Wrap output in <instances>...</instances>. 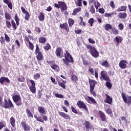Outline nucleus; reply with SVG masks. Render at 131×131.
<instances>
[{"label": "nucleus", "instance_id": "obj_26", "mask_svg": "<svg viewBox=\"0 0 131 131\" xmlns=\"http://www.w3.org/2000/svg\"><path fill=\"white\" fill-rule=\"evenodd\" d=\"M99 64L101 66H103V67H105V68H108L109 66H110V64L107 60H104V61L102 62V61H99Z\"/></svg>", "mask_w": 131, "mask_h": 131}, {"label": "nucleus", "instance_id": "obj_14", "mask_svg": "<svg viewBox=\"0 0 131 131\" xmlns=\"http://www.w3.org/2000/svg\"><path fill=\"white\" fill-rule=\"evenodd\" d=\"M77 105L80 109H84L85 111H89V110L86 108V105L83 102V101L79 100L77 103Z\"/></svg>", "mask_w": 131, "mask_h": 131}, {"label": "nucleus", "instance_id": "obj_62", "mask_svg": "<svg viewBox=\"0 0 131 131\" xmlns=\"http://www.w3.org/2000/svg\"><path fill=\"white\" fill-rule=\"evenodd\" d=\"M98 11L100 14H104L105 13V9L104 8H99Z\"/></svg>", "mask_w": 131, "mask_h": 131}, {"label": "nucleus", "instance_id": "obj_25", "mask_svg": "<svg viewBox=\"0 0 131 131\" xmlns=\"http://www.w3.org/2000/svg\"><path fill=\"white\" fill-rule=\"evenodd\" d=\"M36 58L37 60V61H42V60H43V54H42V52H38V53H35Z\"/></svg>", "mask_w": 131, "mask_h": 131}, {"label": "nucleus", "instance_id": "obj_63", "mask_svg": "<svg viewBox=\"0 0 131 131\" xmlns=\"http://www.w3.org/2000/svg\"><path fill=\"white\" fill-rule=\"evenodd\" d=\"M118 28L119 30H122L124 28L123 24L120 23L118 25Z\"/></svg>", "mask_w": 131, "mask_h": 131}, {"label": "nucleus", "instance_id": "obj_6", "mask_svg": "<svg viewBox=\"0 0 131 131\" xmlns=\"http://www.w3.org/2000/svg\"><path fill=\"white\" fill-rule=\"evenodd\" d=\"M14 20L16 23H15V21L12 20L11 25L14 30H16V29H17V26H19V24H20V19H19V17H18V14L17 13L15 14Z\"/></svg>", "mask_w": 131, "mask_h": 131}, {"label": "nucleus", "instance_id": "obj_60", "mask_svg": "<svg viewBox=\"0 0 131 131\" xmlns=\"http://www.w3.org/2000/svg\"><path fill=\"white\" fill-rule=\"evenodd\" d=\"M110 6L112 9H115V5H114V2L111 1L110 3Z\"/></svg>", "mask_w": 131, "mask_h": 131}, {"label": "nucleus", "instance_id": "obj_27", "mask_svg": "<svg viewBox=\"0 0 131 131\" xmlns=\"http://www.w3.org/2000/svg\"><path fill=\"white\" fill-rule=\"evenodd\" d=\"M62 82L58 81V84L59 85V86H61V88H62L63 90H65L66 89V83L67 82L66 81H64V80L62 79Z\"/></svg>", "mask_w": 131, "mask_h": 131}, {"label": "nucleus", "instance_id": "obj_35", "mask_svg": "<svg viewBox=\"0 0 131 131\" xmlns=\"http://www.w3.org/2000/svg\"><path fill=\"white\" fill-rule=\"evenodd\" d=\"M38 39L40 43H46L47 42V38L45 37H40Z\"/></svg>", "mask_w": 131, "mask_h": 131}, {"label": "nucleus", "instance_id": "obj_24", "mask_svg": "<svg viewBox=\"0 0 131 131\" xmlns=\"http://www.w3.org/2000/svg\"><path fill=\"white\" fill-rule=\"evenodd\" d=\"M123 40V38H122V37L118 35L116 36L115 38H114V41L116 42L117 46H118L119 43H121Z\"/></svg>", "mask_w": 131, "mask_h": 131}, {"label": "nucleus", "instance_id": "obj_31", "mask_svg": "<svg viewBox=\"0 0 131 131\" xmlns=\"http://www.w3.org/2000/svg\"><path fill=\"white\" fill-rule=\"evenodd\" d=\"M38 111L40 114H46V110L42 106H38Z\"/></svg>", "mask_w": 131, "mask_h": 131}, {"label": "nucleus", "instance_id": "obj_23", "mask_svg": "<svg viewBox=\"0 0 131 131\" xmlns=\"http://www.w3.org/2000/svg\"><path fill=\"white\" fill-rule=\"evenodd\" d=\"M7 82V83H10L11 82V81H10V79H9V78L6 77H2L0 78V83L3 85L4 82Z\"/></svg>", "mask_w": 131, "mask_h": 131}, {"label": "nucleus", "instance_id": "obj_19", "mask_svg": "<svg viewBox=\"0 0 131 131\" xmlns=\"http://www.w3.org/2000/svg\"><path fill=\"white\" fill-rule=\"evenodd\" d=\"M126 64H127V61L125 60H122L120 61L119 66L121 69H125V68H127Z\"/></svg>", "mask_w": 131, "mask_h": 131}, {"label": "nucleus", "instance_id": "obj_52", "mask_svg": "<svg viewBox=\"0 0 131 131\" xmlns=\"http://www.w3.org/2000/svg\"><path fill=\"white\" fill-rule=\"evenodd\" d=\"M51 93L49 94V95H46V100H45L46 103H49V100L51 99V98H52V96H51Z\"/></svg>", "mask_w": 131, "mask_h": 131}, {"label": "nucleus", "instance_id": "obj_10", "mask_svg": "<svg viewBox=\"0 0 131 131\" xmlns=\"http://www.w3.org/2000/svg\"><path fill=\"white\" fill-rule=\"evenodd\" d=\"M83 125L85 126L84 128L86 131H92V129H94V125H92L91 122L89 121H85L84 123L83 124Z\"/></svg>", "mask_w": 131, "mask_h": 131}, {"label": "nucleus", "instance_id": "obj_34", "mask_svg": "<svg viewBox=\"0 0 131 131\" xmlns=\"http://www.w3.org/2000/svg\"><path fill=\"white\" fill-rule=\"evenodd\" d=\"M105 85L108 90L112 89V84L111 83V80L110 79V81H106L105 82Z\"/></svg>", "mask_w": 131, "mask_h": 131}, {"label": "nucleus", "instance_id": "obj_39", "mask_svg": "<svg viewBox=\"0 0 131 131\" xmlns=\"http://www.w3.org/2000/svg\"><path fill=\"white\" fill-rule=\"evenodd\" d=\"M38 18L39 21H43V20H45V14H43V12H40L39 15L38 17Z\"/></svg>", "mask_w": 131, "mask_h": 131}, {"label": "nucleus", "instance_id": "obj_13", "mask_svg": "<svg viewBox=\"0 0 131 131\" xmlns=\"http://www.w3.org/2000/svg\"><path fill=\"white\" fill-rule=\"evenodd\" d=\"M64 53L63 52V48L62 47H58L56 49V55L59 58H62L64 57Z\"/></svg>", "mask_w": 131, "mask_h": 131}, {"label": "nucleus", "instance_id": "obj_11", "mask_svg": "<svg viewBox=\"0 0 131 131\" xmlns=\"http://www.w3.org/2000/svg\"><path fill=\"white\" fill-rule=\"evenodd\" d=\"M20 126L24 129V131L30 130V125L26 121H22L20 122Z\"/></svg>", "mask_w": 131, "mask_h": 131}, {"label": "nucleus", "instance_id": "obj_64", "mask_svg": "<svg viewBox=\"0 0 131 131\" xmlns=\"http://www.w3.org/2000/svg\"><path fill=\"white\" fill-rule=\"evenodd\" d=\"M105 112L107 114H112V110H111L110 108H107L105 111Z\"/></svg>", "mask_w": 131, "mask_h": 131}, {"label": "nucleus", "instance_id": "obj_37", "mask_svg": "<svg viewBox=\"0 0 131 131\" xmlns=\"http://www.w3.org/2000/svg\"><path fill=\"white\" fill-rule=\"evenodd\" d=\"M26 113L29 118H33V115L32 114V113H31L30 110H29L28 108L26 109Z\"/></svg>", "mask_w": 131, "mask_h": 131}, {"label": "nucleus", "instance_id": "obj_41", "mask_svg": "<svg viewBox=\"0 0 131 131\" xmlns=\"http://www.w3.org/2000/svg\"><path fill=\"white\" fill-rule=\"evenodd\" d=\"M111 30L113 32V34H114L115 35H117L119 34V31L117 29L115 28V27L112 28Z\"/></svg>", "mask_w": 131, "mask_h": 131}, {"label": "nucleus", "instance_id": "obj_5", "mask_svg": "<svg viewBox=\"0 0 131 131\" xmlns=\"http://www.w3.org/2000/svg\"><path fill=\"white\" fill-rule=\"evenodd\" d=\"M12 99L16 106H21L22 105V99L20 95H15L12 96Z\"/></svg>", "mask_w": 131, "mask_h": 131}, {"label": "nucleus", "instance_id": "obj_18", "mask_svg": "<svg viewBox=\"0 0 131 131\" xmlns=\"http://www.w3.org/2000/svg\"><path fill=\"white\" fill-rule=\"evenodd\" d=\"M85 100L89 103V104H97V101H96V100L94 99L93 97L90 96H87L85 97Z\"/></svg>", "mask_w": 131, "mask_h": 131}, {"label": "nucleus", "instance_id": "obj_15", "mask_svg": "<svg viewBox=\"0 0 131 131\" xmlns=\"http://www.w3.org/2000/svg\"><path fill=\"white\" fill-rule=\"evenodd\" d=\"M42 117L43 119L41 117H38L36 115H34V118H35L37 121H38L39 122L42 123L44 121H48V116H47V115L43 116Z\"/></svg>", "mask_w": 131, "mask_h": 131}, {"label": "nucleus", "instance_id": "obj_50", "mask_svg": "<svg viewBox=\"0 0 131 131\" xmlns=\"http://www.w3.org/2000/svg\"><path fill=\"white\" fill-rule=\"evenodd\" d=\"M40 78V74L39 73H36L33 76L34 79L37 80V79Z\"/></svg>", "mask_w": 131, "mask_h": 131}, {"label": "nucleus", "instance_id": "obj_53", "mask_svg": "<svg viewBox=\"0 0 131 131\" xmlns=\"http://www.w3.org/2000/svg\"><path fill=\"white\" fill-rule=\"evenodd\" d=\"M54 96L55 97H56V98H59V99H63V98H64V96L61 94H59L58 93L54 94Z\"/></svg>", "mask_w": 131, "mask_h": 131}, {"label": "nucleus", "instance_id": "obj_45", "mask_svg": "<svg viewBox=\"0 0 131 131\" xmlns=\"http://www.w3.org/2000/svg\"><path fill=\"white\" fill-rule=\"evenodd\" d=\"M25 16V19L26 20V21H29V18H30V14H29V12H27Z\"/></svg>", "mask_w": 131, "mask_h": 131}, {"label": "nucleus", "instance_id": "obj_28", "mask_svg": "<svg viewBox=\"0 0 131 131\" xmlns=\"http://www.w3.org/2000/svg\"><path fill=\"white\" fill-rule=\"evenodd\" d=\"M10 124L13 127H16V120L14 117H11L10 119Z\"/></svg>", "mask_w": 131, "mask_h": 131}, {"label": "nucleus", "instance_id": "obj_12", "mask_svg": "<svg viewBox=\"0 0 131 131\" xmlns=\"http://www.w3.org/2000/svg\"><path fill=\"white\" fill-rule=\"evenodd\" d=\"M30 82H31V85L30 86L29 89L30 92L32 93V94H35L36 93V88L35 87V82L33 80H30Z\"/></svg>", "mask_w": 131, "mask_h": 131}, {"label": "nucleus", "instance_id": "obj_36", "mask_svg": "<svg viewBox=\"0 0 131 131\" xmlns=\"http://www.w3.org/2000/svg\"><path fill=\"white\" fill-rule=\"evenodd\" d=\"M5 18L7 20L10 21L11 19H12V16L11 14L8 12H5Z\"/></svg>", "mask_w": 131, "mask_h": 131}, {"label": "nucleus", "instance_id": "obj_21", "mask_svg": "<svg viewBox=\"0 0 131 131\" xmlns=\"http://www.w3.org/2000/svg\"><path fill=\"white\" fill-rule=\"evenodd\" d=\"M105 100H104V103H106L107 104H109L110 105H112V103H113V100L112 98L110 97L108 94H105Z\"/></svg>", "mask_w": 131, "mask_h": 131}, {"label": "nucleus", "instance_id": "obj_43", "mask_svg": "<svg viewBox=\"0 0 131 131\" xmlns=\"http://www.w3.org/2000/svg\"><path fill=\"white\" fill-rule=\"evenodd\" d=\"M113 28V27H112V26H111L110 24H106L104 26L105 30H106V31H108V30H109L110 29L112 30Z\"/></svg>", "mask_w": 131, "mask_h": 131}, {"label": "nucleus", "instance_id": "obj_22", "mask_svg": "<svg viewBox=\"0 0 131 131\" xmlns=\"http://www.w3.org/2000/svg\"><path fill=\"white\" fill-rule=\"evenodd\" d=\"M59 27H60L61 29H64L67 32H69V27L68 26V24H67V23L60 24Z\"/></svg>", "mask_w": 131, "mask_h": 131}, {"label": "nucleus", "instance_id": "obj_54", "mask_svg": "<svg viewBox=\"0 0 131 131\" xmlns=\"http://www.w3.org/2000/svg\"><path fill=\"white\" fill-rule=\"evenodd\" d=\"M5 126H6V123L5 122V121H4V122L3 121H1L0 122V130L1 129L4 128Z\"/></svg>", "mask_w": 131, "mask_h": 131}, {"label": "nucleus", "instance_id": "obj_29", "mask_svg": "<svg viewBox=\"0 0 131 131\" xmlns=\"http://www.w3.org/2000/svg\"><path fill=\"white\" fill-rule=\"evenodd\" d=\"M127 17V14L125 12L120 13L118 14V17L119 19H125Z\"/></svg>", "mask_w": 131, "mask_h": 131}, {"label": "nucleus", "instance_id": "obj_59", "mask_svg": "<svg viewBox=\"0 0 131 131\" xmlns=\"http://www.w3.org/2000/svg\"><path fill=\"white\" fill-rule=\"evenodd\" d=\"M71 110L73 113H75V114H78V112H77L74 107L71 106Z\"/></svg>", "mask_w": 131, "mask_h": 131}, {"label": "nucleus", "instance_id": "obj_9", "mask_svg": "<svg viewBox=\"0 0 131 131\" xmlns=\"http://www.w3.org/2000/svg\"><path fill=\"white\" fill-rule=\"evenodd\" d=\"M100 80H105V81H110V77L108 76V74H107V72L105 71H102L100 72Z\"/></svg>", "mask_w": 131, "mask_h": 131}, {"label": "nucleus", "instance_id": "obj_4", "mask_svg": "<svg viewBox=\"0 0 131 131\" xmlns=\"http://www.w3.org/2000/svg\"><path fill=\"white\" fill-rule=\"evenodd\" d=\"M86 48L89 50V53L92 57H94V58H98V57H99V52L97 51V49L95 48V47L86 45Z\"/></svg>", "mask_w": 131, "mask_h": 131}, {"label": "nucleus", "instance_id": "obj_58", "mask_svg": "<svg viewBox=\"0 0 131 131\" xmlns=\"http://www.w3.org/2000/svg\"><path fill=\"white\" fill-rule=\"evenodd\" d=\"M35 31H36V32H37V33H40V32H41V30L40 29V28L38 27H36L35 28Z\"/></svg>", "mask_w": 131, "mask_h": 131}, {"label": "nucleus", "instance_id": "obj_38", "mask_svg": "<svg viewBox=\"0 0 131 131\" xmlns=\"http://www.w3.org/2000/svg\"><path fill=\"white\" fill-rule=\"evenodd\" d=\"M117 13L116 12H112L111 13H106L105 14V16L107 18H109V17H110V18H112V17H114V15H117Z\"/></svg>", "mask_w": 131, "mask_h": 131}, {"label": "nucleus", "instance_id": "obj_3", "mask_svg": "<svg viewBox=\"0 0 131 131\" xmlns=\"http://www.w3.org/2000/svg\"><path fill=\"white\" fill-rule=\"evenodd\" d=\"M89 85L90 87V93L94 96V97H97V94L94 90H95V87L96 86V84H97V81L96 80H94L92 79H89Z\"/></svg>", "mask_w": 131, "mask_h": 131}, {"label": "nucleus", "instance_id": "obj_7", "mask_svg": "<svg viewBox=\"0 0 131 131\" xmlns=\"http://www.w3.org/2000/svg\"><path fill=\"white\" fill-rule=\"evenodd\" d=\"M47 63L50 65L52 69L55 70L57 72L60 71V67L57 64H56L55 60L47 61Z\"/></svg>", "mask_w": 131, "mask_h": 131}, {"label": "nucleus", "instance_id": "obj_17", "mask_svg": "<svg viewBox=\"0 0 131 131\" xmlns=\"http://www.w3.org/2000/svg\"><path fill=\"white\" fill-rule=\"evenodd\" d=\"M98 115L101 120V121H107V117L106 115L104 112H102V111H99L98 112Z\"/></svg>", "mask_w": 131, "mask_h": 131}, {"label": "nucleus", "instance_id": "obj_57", "mask_svg": "<svg viewBox=\"0 0 131 131\" xmlns=\"http://www.w3.org/2000/svg\"><path fill=\"white\" fill-rule=\"evenodd\" d=\"M94 18H90L89 20H88V23H89V24H90V26L93 27L94 24Z\"/></svg>", "mask_w": 131, "mask_h": 131}, {"label": "nucleus", "instance_id": "obj_55", "mask_svg": "<svg viewBox=\"0 0 131 131\" xmlns=\"http://www.w3.org/2000/svg\"><path fill=\"white\" fill-rule=\"evenodd\" d=\"M6 27H7V28H9V29H11V22H10V21L9 20H6Z\"/></svg>", "mask_w": 131, "mask_h": 131}, {"label": "nucleus", "instance_id": "obj_56", "mask_svg": "<svg viewBox=\"0 0 131 131\" xmlns=\"http://www.w3.org/2000/svg\"><path fill=\"white\" fill-rule=\"evenodd\" d=\"M29 38H31V37H30V35H28V36H26L25 37L24 41H27L29 43V42H30V40H29Z\"/></svg>", "mask_w": 131, "mask_h": 131}, {"label": "nucleus", "instance_id": "obj_8", "mask_svg": "<svg viewBox=\"0 0 131 131\" xmlns=\"http://www.w3.org/2000/svg\"><path fill=\"white\" fill-rule=\"evenodd\" d=\"M121 96H122L123 102L129 106V105L131 104V96H126L125 94H124L123 92L121 93Z\"/></svg>", "mask_w": 131, "mask_h": 131}, {"label": "nucleus", "instance_id": "obj_61", "mask_svg": "<svg viewBox=\"0 0 131 131\" xmlns=\"http://www.w3.org/2000/svg\"><path fill=\"white\" fill-rule=\"evenodd\" d=\"M89 71L91 73V75H94V69L93 68L89 67Z\"/></svg>", "mask_w": 131, "mask_h": 131}, {"label": "nucleus", "instance_id": "obj_40", "mask_svg": "<svg viewBox=\"0 0 131 131\" xmlns=\"http://www.w3.org/2000/svg\"><path fill=\"white\" fill-rule=\"evenodd\" d=\"M71 79L74 82H77V81H78V77L75 74H73L72 75Z\"/></svg>", "mask_w": 131, "mask_h": 131}, {"label": "nucleus", "instance_id": "obj_20", "mask_svg": "<svg viewBox=\"0 0 131 131\" xmlns=\"http://www.w3.org/2000/svg\"><path fill=\"white\" fill-rule=\"evenodd\" d=\"M58 114L60 116L63 118L64 119L70 120V116H69L68 114L62 112H59Z\"/></svg>", "mask_w": 131, "mask_h": 131}, {"label": "nucleus", "instance_id": "obj_42", "mask_svg": "<svg viewBox=\"0 0 131 131\" xmlns=\"http://www.w3.org/2000/svg\"><path fill=\"white\" fill-rule=\"evenodd\" d=\"M75 21L72 18H69L68 19V24L69 27H72L73 25L74 24Z\"/></svg>", "mask_w": 131, "mask_h": 131}, {"label": "nucleus", "instance_id": "obj_16", "mask_svg": "<svg viewBox=\"0 0 131 131\" xmlns=\"http://www.w3.org/2000/svg\"><path fill=\"white\" fill-rule=\"evenodd\" d=\"M58 4H59V9H61V12H63L67 10V5H66V3L64 2L58 1Z\"/></svg>", "mask_w": 131, "mask_h": 131}, {"label": "nucleus", "instance_id": "obj_44", "mask_svg": "<svg viewBox=\"0 0 131 131\" xmlns=\"http://www.w3.org/2000/svg\"><path fill=\"white\" fill-rule=\"evenodd\" d=\"M43 49L45 51H49L51 49V45L49 43H47L46 45L43 47Z\"/></svg>", "mask_w": 131, "mask_h": 131}, {"label": "nucleus", "instance_id": "obj_2", "mask_svg": "<svg viewBox=\"0 0 131 131\" xmlns=\"http://www.w3.org/2000/svg\"><path fill=\"white\" fill-rule=\"evenodd\" d=\"M62 61L66 66H69V63H74L72 56H71L70 53L67 50L66 51L64 59H62Z\"/></svg>", "mask_w": 131, "mask_h": 131}, {"label": "nucleus", "instance_id": "obj_48", "mask_svg": "<svg viewBox=\"0 0 131 131\" xmlns=\"http://www.w3.org/2000/svg\"><path fill=\"white\" fill-rule=\"evenodd\" d=\"M90 12H91V14H95L96 13V11L95 10V8L94 7V6H91L90 8Z\"/></svg>", "mask_w": 131, "mask_h": 131}, {"label": "nucleus", "instance_id": "obj_51", "mask_svg": "<svg viewBox=\"0 0 131 131\" xmlns=\"http://www.w3.org/2000/svg\"><path fill=\"white\" fill-rule=\"evenodd\" d=\"M79 18L81 20L80 24H79L80 25L83 26H85L86 25H85V23L84 21H83V18L81 16H80Z\"/></svg>", "mask_w": 131, "mask_h": 131}, {"label": "nucleus", "instance_id": "obj_46", "mask_svg": "<svg viewBox=\"0 0 131 131\" xmlns=\"http://www.w3.org/2000/svg\"><path fill=\"white\" fill-rule=\"evenodd\" d=\"M36 49L35 51V53L37 54L38 53H40L41 51H40V49H39V46H38V44H36Z\"/></svg>", "mask_w": 131, "mask_h": 131}, {"label": "nucleus", "instance_id": "obj_1", "mask_svg": "<svg viewBox=\"0 0 131 131\" xmlns=\"http://www.w3.org/2000/svg\"><path fill=\"white\" fill-rule=\"evenodd\" d=\"M0 106H2L3 108L5 109H9V108H14V104L11 101V99H9L7 100L4 99V103L3 104V97L0 96Z\"/></svg>", "mask_w": 131, "mask_h": 131}, {"label": "nucleus", "instance_id": "obj_32", "mask_svg": "<svg viewBox=\"0 0 131 131\" xmlns=\"http://www.w3.org/2000/svg\"><path fill=\"white\" fill-rule=\"evenodd\" d=\"M127 9V7L126 6H121L119 7L117 10V12H125L126 9Z\"/></svg>", "mask_w": 131, "mask_h": 131}, {"label": "nucleus", "instance_id": "obj_49", "mask_svg": "<svg viewBox=\"0 0 131 131\" xmlns=\"http://www.w3.org/2000/svg\"><path fill=\"white\" fill-rule=\"evenodd\" d=\"M29 49L31 50V51H33L34 50V45L31 42H29Z\"/></svg>", "mask_w": 131, "mask_h": 131}, {"label": "nucleus", "instance_id": "obj_33", "mask_svg": "<svg viewBox=\"0 0 131 131\" xmlns=\"http://www.w3.org/2000/svg\"><path fill=\"white\" fill-rule=\"evenodd\" d=\"M94 6L95 8L96 9V10H98L99 7H101V4H100V3H99V2H97V3L96 2V1H95V0H91L90 1V3H94Z\"/></svg>", "mask_w": 131, "mask_h": 131}, {"label": "nucleus", "instance_id": "obj_30", "mask_svg": "<svg viewBox=\"0 0 131 131\" xmlns=\"http://www.w3.org/2000/svg\"><path fill=\"white\" fill-rule=\"evenodd\" d=\"M81 11V7H78L74 9L73 13H72V16H75L77 13H79Z\"/></svg>", "mask_w": 131, "mask_h": 131}, {"label": "nucleus", "instance_id": "obj_47", "mask_svg": "<svg viewBox=\"0 0 131 131\" xmlns=\"http://www.w3.org/2000/svg\"><path fill=\"white\" fill-rule=\"evenodd\" d=\"M82 0H77V2L76 3V6L77 7H82Z\"/></svg>", "mask_w": 131, "mask_h": 131}]
</instances>
